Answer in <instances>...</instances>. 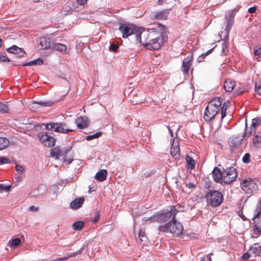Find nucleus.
Here are the masks:
<instances>
[{
  "label": "nucleus",
  "instance_id": "33",
  "mask_svg": "<svg viewBox=\"0 0 261 261\" xmlns=\"http://www.w3.org/2000/svg\"><path fill=\"white\" fill-rule=\"evenodd\" d=\"M228 107H229V102H225L223 105V106L221 108V119H223L226 116V110H227Z\"/></svg>",
  "mask_w": 261,
  "mask_h": 261
},
{
  "label": "nucleus",
  "instance_id": "56",
  "mask_svg": "<svg viewBox=\"0 0 261 261\" xmlns=\"http://www.w3.org/2000/svg\"><path fill=\"white\" fill-rule=\"evenodd\" d=\"M227 46V45L226 43L224 42L222 44V50H221L222 54H225V49L226 48Z\"/></svg>",
  "mask_w": 261,
  "mask_h": 261
},
{
  "label": "nucleus",
  "instance_id": "32",
  "mask_svg": "<svg viewBox=\"0 0 261 261\" xmlns=\"http://www.w3.org/2000/svg\"><path fill=\"white\" fill-rule=\"evenodd\" d=\"M84 225V222H83L82 221H77V222H74L72 224V227L75 230H79L83 228Z\"/></svg>",
  "mask_w": 261,
  "mask_h": 261
},
{
  "label": "nucleus",
  "instance_id": "62",
  "mask_svg": "<svg viewBox=\"0 0 261 261\" xmlns=\"http://www.w3.org/2000/svg\"><path fill=\"white\" fill-rule=\"evenodd\" d=\"M166 0H158V3L159 5H162Z\"/></svg>",
  "mask_w": 261,
  "mask_h": 261
},
{
  "label": "nucleus",
  "instance_id": "61",
  "mask_svg": "<svg viewBox=\"0 0 261 261\" xmlns=\"http://www.w3.org/2000/svg\"><path fill=\"white\" fill-rule=\"evenodd\" d=\"M77 3L80 5H84L87 0H76Z\"/></svg>",
  "mask_w": 261,
  "mask_h": 261
},
{
  "label": "nucleus",
  "instance_id": "8",
  "mask_svg": "<svg viewBox=\"0 0 261 261\" xmlns=\"http://www.w3.org/2000/svg\"><path fill=\"white\" fill-rule=\"evenodd\" d=\"M223 183L229 184L234 181L238 176L236 169L233 167L227 168L223 170Z\"/></svg>",
  "mask_w": 261,
  "mask_h": 261
},
{
  "label": "nucleus",
  "instance_id": "38",
  "mask_svg": "<svg viewBox=\"0 0 261 261\" xmlns=\"http://www.w3.org/2000/svg\"><path fill=\"white\" fill-rule=\"evenodd\" d=\"M101 136V132H97L95 134L92 135H89L86 137V139L87 141H90L91 140L98 138L99 137Z\"/></svg>",
  "mask_w": 261,
  "mask_h": 261
},
{
  "label": "nucleus",
  "instance_id": "31",
  "mask_svg": "<svg viewBox=\"0 0 261 261\" xmlns=\"http://www.w3.org/2000/svg\"><path fill=\"white\" fill-rule=\"evenodd\" d=\"M9 144V141L5 138L0 137V150L6 148Z\"/></svg>",
  "mask_w": 261,
  "mask_h": 261
},
{
  "label": "nucleus",
  "instance_id": "4",
  "mask_svg": "<svg viewBox=\"0 0 261 261\" xmlns=\"http://www.w3.org/2000/svg\"><path fill=\"white\" fill-rule=\"evenodd\" d=\"M158 230L164 232H169L173 236L178 237L182 233L183 226L181 223L177 222L175 219L167 224L159 226Z\"/></svg>",
  "mask_w": 261,
  "mask_h": 261
},
{
  "label": "nucleus",
  "instance_id": "45",
  "mask_svg": "<svg viewBox=\"0 0 261 261\" xmlns=\"http://www.w3.org/2000/svg\"><path fill=\"white\" fill-rule=\"evenodd\" d=\"M15 170H16V171L17 172H18L20 174H21L23 171L24 168L21 166H20V165H16V166H15Z\"/></svg>",
  "mask_w": 261,
  "mask_h": 261
},
{
  "label": "nucleus",
  "instance_id": "42",
  "mask_svg": "<svg viewBox=\"0 0 261 261\" xmlns=\"http://www.w3.org/2000/svg\"><path fill=\"white\" fill-rule=\"evenodd\" d=\"M144 100V99H138L137 96H136L133 98L132 102L134 105H137L142 103Z\"/></svg>",
  "mask_w": 261,
  "mask_h": 261
},
{
  "label": "nucleus",
  "instance_id": "12",
  "mask_svg": "<svg viewBox=\"0 0 261 261\" xmlns=\"http://www.w3.org/2000/svg\"><path fill=\"white\" fill-rule=\"evenodd\" d=\"M170 153L172 157L175 160H178L180 159L179 145L177 141L173 140Z\"/></svg>",
  "mask_w": 261,
  "mask_h": 261
},
{
  "label": "nucleus",
  "instance_id": "14",
  "mask_svg": "<svg viewBox=\"0 0 261 261\" xmlns=\"http://www.w3.org/2000/svg\"><path fill=\"white\" fill-rule=\"evenodd\" d=\"M212 173L213 178L215 181L221 184L223 182V171L221 172L219 168L217 167H215Z\"/></svg>",
  "mask_w": 261,
  "mask_h": 261
},
{
  "label": "nucleus",
  "instance_id": "37",
  "mask_svg": "<svg viewBox=\"0 0 261 261\" xmlns=\"http://www.w3.org/2000/svg\"><path fill=\"white\" fill-rule=\"evenodd\" d=\"M9 109L6 104L0 102V113L5 114L9 112Z\"/></svg>",
  "mask_w": 261,
  "mask_h": 261
},
{
  "label": "nucleus",
  "instance_id": "27",
  "mask_svg": "<svg viewBox=\"0 0 261 261\" xmlns=\"http://www.w3.org/2000/svg\"><path fill=\"white\" fill-rule=\"evenodd\" d=\"M52 48L60 52H63L64 53H67V47L66 45L61 43H53Z\"/></svg>",
  "mask_w": 261,
  "mask_h": 261
},
{
  "label": "nucleus",
  "instance_id": "24",
  "mask_svg": "<svg viewBox=\"0 0 261 261\" xmlns=\"http://www.w3.org/2000/svg\"><path fill=\"white\" fill-rule=\"evenodd\" d=\"M50 155L56 159H59L61 156H64L62 149H60L58 147H55L51 149Z\"/></svg>",
  "mask_w": 261,
  "mask_h": 261
},
{
  "label": "nucleus",
  "instance_id": "13",
  "mask_svg": "<svg viewBox=\"0 0 261 261\" xmlns=\"http://www.w3.org/2000/svg\"><path fill=\"white\" fill-rule=\"evenodd\" d=\"M234 17V16L232 12H228L225 15V21L226 24L225 31H226L227 33H228L233 25Z\"/></svg>",
  "mask_w": 261,
  "mask_h": 261
},
{
  "label": "nucleus",
  "instance_id": "52",
  "mask_svg": "<svg viewBox=\"0 0 261 261\" xmlns=\"http://www.w3.org/2000/svg\"><path fill=\"white\" fill-rule=\"evenodd\" d=\"M154 17L158 19H162L164 17V14L162 12H159L158 13H156L154 15Z\"/></svg>",
  "mask_w": 261,
  "mask_h": 261
},
{
  "label": "nucleus",
  "instance_id": "26",
  "mask_svg": "<svg viewBox=\"0 0 261 261\" xmlns=\"http://www.w3.org/2000/svg\"><path fill=\"white\" fill-rule=\"evenodd\" d=\"M107 172L106 170L102 169L99 171L95 175V178L100 181H102L107 177Z\"/></svg>",
  "mask_w": 261,
  "mask_h": 261
},
{
  "label": "nucleus",
  "instance_id": "60",
  "mask_svg": "<svg viewBox=\"0 0 261 261\" xmlns=\"http://www.w3.org/2000/svg\"><path fill=\"white\" fill-rule=\"evenodd\" d=\"M187 185V187L190 189L193 188L195 187V185L194 184L191 183V182H189Z\"/></svg>",
  "mask_w": 261,
  "mask_h": 261
},
{
  "label": "nucleus",
  "instance_id": "36",
  "mask_svg": "<svg viewBox=\"0 0 261 261\" xmlns=\"http://www.w3.org/2000/svg\"><path fill=\"white\" fill-rule=\"evenodd\" d=\"M138 238L141 242H146L147 240L145 231L141 230L139 232Z\"/></svg>",
  "mask_w": 261,
  "mask_h": 261
},
{
  "label": "nucleus",
  "instance_id": "63",
  "mask_svg": "<svg viewBox=\"0 0 261 261\" xmlns=\"http://www.w3.org/2000/svg\"><path fill=\"white\" fill-rule=\"evenodd\" d=\"M213 254L212 253H210L208 255V260L209 261H212V258H211V255H212Z\"/></svg>",
  "mask_w": 261,
  "mask_h": 261
},
{
  "label": "nucleus",
  "instance_id": "58",
  "mask_svg": "<svg viewBox=\"0 0 261 261\" xmlns=\"http://www.w3.org/2000/svg\"><path fill=\"white\" fill-rule=\"evenodd\" d=\"M256 10V7H250L248 9V12L250 13H253L255 12Z\"/></svg>",
  "mask_w": 261,
  "mask_h": 261
},
{
  "label": "nucleus",
  "instance_id": "19",
  "mask_svg": "<svg viewBox=\"0 0 261 261\" xmlns=\"http://www.w3.org/2000/svg\"><path fill=\"white\" fill-rule=\"evenodd\" d=\"M39 44L42 49H46L52 48L53 43L49 39L43 38H41Z\"/></svg>",
  "mask_w": 261,
  "mask_h": 261
},
{
  "label": "nucleus",
  "instance_id": "20",
  "mask_svg": "<svg viewBox=\"0 0 261 261\" xmlns=\"http://www.w3.org/2000/svg\"><path fill=\"white\" fill-rule=\"evenodd\" d=\"M84 200L85 199L84 198H79L74 199L71 202L70 204V207L75 210L79 208L83 205Z\"/></svg>",
  "mask_w": 261,
  "mask_h": 261
},
{
  "label": "nucleus",
  "instance_id": "57",
  "mask_svg": "<svg viewBox=\"0 0 261 261\" xmlns=\"http://www.w3.org/2000/svg\"><path fill=\"white\" fill-rule=\"evenodd\" d=\"M118 46L117 44H112L111 45V49L112 50H113V51H116L117 48H118Z\"/></svg>",
  "mask_w": 261,
  "mask_h": 261
},
{
  "label": "nucleus",
  "instance_id": "59",
  "mask_svg": "<svg viewBox=\"0 0 261 261\" xmlns=\"http://www.w3.org/2000/svg\"><path fill=\"white\" fill-rule=\"evenodd\" d=\"M29 210H30L31 211L36 212L38 210V208L37 207H35L34 206H31L29 207Z\"/></svg>",
  "mask_w": 261,
  "mask_h": 261
},
{
  "label": "nucleus",
  "instance_id": "51",
  "mask_svg": "<svg viewBox=\"0 0 261 261\" xmlns=\"http://www.w3.org/2000/svg\"><path fill=\"white\" fill-rule=\"evenodd\" d=\"M255 90L256 92L261 96V85H259L258 86H257L256 85Z\"/></svg>",
  "mask_w": 261,
  "mask_h": 261
},
{
  "label": "nucleus",
  "instance_id": "22",
  "mask_svg": "<svg viewBox=\"0 0 261 261\" xmlns=\"http://www.w3.org/2000/svg\"><path fill=\"white\" fill-rule=\"evenodd\" d=\"M235 86L234 82L231 79H227L224 84V88L226 92H230L234 89Z\"/></svg>",
  "mask_w": 261,
  "mask_h": 261
},
{
  "label": "nucleus",
  "instance_id": "30",
  "mask_svg": "<svg viewBox=\"0 0 261 261\" xmlns=\"http://www.w3.org/2000/svg\"><path fill=\"white\" fill-rule=\"evenodd\" d=\"M186 161L187 164V167L189 169H193L195 168V161L189 156H186Z\"/></svg>",
  "mask_w": 261,
  "mask_h": 261
},
{
  "label": "nucleus",
  "instance_id": "46",
  "mask_svg": "<svg viewBox=\"0 0 261 261\" xmlns=\"http://www.w3.org/2000/svg\"><path fill=\"white\" fill-rule=\"evenodd\" d=\"M100 217V214L99 212H96L95 216L94 217V219L92 220V222L93 223H96L99 219Z\"/></svg>",
  "mask_w": 261,
  "mask_h": 261
},
{
  "label": "nucleus",
  "instance_id": "40",
  "mask_svg": "<svg viewBox=\"0 0 261 261\" xmlns=\"http://www.w3.org/2000/svg\"><path fill=\"white\" fill-rule=\"evenodd\" d=\"M20 240L18 238L12 239L11 241V245L12 246L17 247L20 244Z\"/></svg>",
  "mask_w": 261,
  "mask_h": 261
},
{
  "label": "nucleus",
  "instance_id": "28",
  "mask_svg": "<svg viewBox=\"0 0 261 261\" xmlns=\"http://www.w3.org/2000/svg\"><path fill=\"white\" fill-rule=\"evenodd\" d=\"M242 139L240 137H233L230 139L229 143L230 146L235 147L241 144Z\"/></svg>",
  "mask_w": 261,
  "mask_h": 261
},
{
  "label": "nucleus",
  "instance_id": "49",
  "mask_svg": "<svg viewBox=\"0 0 261 261\" xmlns=\"http://www.w3.org/2000/svg\"><path fill=\"white\" fill-rule=\"evenodd\" d=\"M0 61L5 62H9L10 60L8 58H7L5 56H3V55L0 54Z\"/></svg>",
  "mask_w": 261,
  "mask_h": 261
},
{
  "label": "nucleus",
  "instance_id": "44",
  "mask_svg": "<svg viewBox=\"0 0 261 261\" xmlns=\"http://www.w3.org/2000/svg\"><path fill=\"white\" fill-rule=\"evenodd\" d=\"M10 163L9 160L8 159L5 158V157H0V165H3L4 164H7Z\"/></svg>",
  "mask_w": 261,
  "mask_h": 261
},
{
  "label": "nucleus",
  "instance_id": "39",
  "mask_svg": "<svg viewBox=\"0 0 261 261\" xmlns=\"http://www.w3.org/2000/svg\"><path fill=\"white\" fill-rule=\"evenodd\" d=\"M214 48H212V49H210L209 50H208L207 51H206L205 54H202L201 56H200L198 58H197V62H201L203 61V59L204 58V57L205 56H207L210 53H211L212 52V51L213 50Z\"/></svg>",
  "mask_w": 261,
  "mask_h": 261
},
{
  "label": "nucleus",
  "instance_id": "64",
  "mask_svg": "<svg viewBox=\"0 0 261 261\" xmlns=\"http://www.w3.org/2000/svg\"><path fill=\"white\" fill-rule=\"evenodd\" d=\"M72 161V160H65L64 161L65 162L67 161V164H69L71 163Z\"/></svg>",
  "mask_w": 261,
  "mask_h": 261
},
{
  "label": "nucleus",
  "instance_id": "34",
  "mask_svg": "<svg viewBox=\"0 0 261 261\" xmlns=\"http://www.w3.org/2000/svg\"><path fill=\"white\" fill-rule=\"evenodd\" d=\"M261 214V201H259L256 206L253 219H256Z\"/></svg>",
  "mask_w": 261,
  "mask_h": 261
},
{
  "label": "nucleus",
  "instance_id": "17",
  "mask_svg": "<svg viewBox=\"0 0 261 261\" xmlns=\"http://www.w3.org/2000/svg\"><path fill=\"white\" fill-rule=\"evenodd\" d=\"M261 121V118H255L252 119L251 123V130L250 132H245L243 137H249L253 132H255V127L257 125H259Z\"/></svg>",
  "mask_w": 261,
  "mask_h": 261
},
{
  "label": "nucleus",
  "instance_id": "29",
  "mask_svg": "<svg viewBox=\"0 0 261 261\" xmlns=\"http://www.w3.org/2000/svg\"><path fill=\"white\" fill-rule=\"evenodd\" d=\"M153 222H157L156 215L150 217H144L142 219V224L147 225Z\"/></svg>",
  "mask_w": 261,
  "mask_h": 261
},
{
  "label": "nucleus",
  "instance_id": "15",
  "mask_svg": "<svg viewBox=\"0 0 261 261\" xmlns=\"http://www.w3.org/2000/svg\"><path fill=\"white\" fill-rule=\"evenodd\" d=\"M252 148L255 150H258L261 148V133H257L254 135L252 139L251 145Z\"/></svg>",
  "mask_w": 261,
  "mask_h": 261
},
{
  "label": "nucleus",
  "instance_id": "7",
  "mask_svg": "<svg viewBox=\"0 0 261 261\" xmlns=\"http://www.w3.org/2000/svg\"><path fill=\"white\" fill-rule=\"evenodd\" d=\"M46 129L63 134H67L69 132L74 131V129L67 128L66 124L64 123H49L45 125Z\"/></svg>",
  "mask_w": 261,
  "mask_h": 261
},
{
  "label": "nucleus",
  "instance_id": "48",
  "mask_svg": "<svg viewBox=\"0 0 261 261\" xmlns=\"http://www.w3.org/2000/svg\"><path fill=\"white\" fill-rule=\"evenodd\" d=\"M71 147L70 146L67 147L65 148L64 149H62L63 151V155L64 156L66 154L69 152L71 150Z\"/></svg>",
  "mask_w": 261,
  "mask_h": 261
},
{
  "label": "nucleus",
  "instance_id": "2",
  "mask_svg": "<svg viewBox=\"0 0 261 261\" xmlns=\"http://www.w3.org/2000/svg\"><path fill=\"white\" fill-rule=\"evenodd\" d=\"M222 102L219 97L212 99L205 108L204 119L206 121H210L215 118L220 110Z\"/></svg>",
  "mask_w": 261,
  "mask_h": 261
},
{
  "label": "nucleus",
  "instance_id": "5",
  "mask_svg": "<svg viewBox=\"0 0 261 261\" xmlns=\"http://www.w3.org/2000/svg\"><path fill=\"white\" fill-rule=\"evenodd\" d=\"M178 212L176 206H171L167 210L163 211L161 213L156 214L157 222H164L172 218V221L175 220L176 213Z\"/></svg>",
  "mask_w": 261,
  "mask_h": 261
},
{
  "label": "nucleus",
  "instance_id": "54",
  "mask_svg": "<svg viewBox=\"0 0 261 261\" xmlns=\"http://www.w3.org/2000/svg\"><path fill=\"white\" fill-rule=\"evenodd\" d=\"M35 65V61H31L23 64V66H30Z\"/></svg>",
  "mask_w": 261,
  "mask_h": 261
},
{
  "label": "nucleus",
  "instance_id": "10",
  "mask_svg": "<svg viewBox=\"0 0 261 261\" xmlns=\"http://www.w3.org/2000/svg\"><path fill=\"white\" fill-rule=\"evenodd\" d=\"M38 137L41 143L46 147H50L54 146L55 144V139L46 134L39 133Z\"/></svg>",
  "mask_w": 261,
  "mask_h": 261
},
{
  "label": "nucleus",
  "instance_id": "21",
  "mask_svg": "<svg viewBox=\"0 0 261 261\" xmlns=\"http://www.w3.org/2000/svg\"><path fill=\"white\" fill-rule=\"evenodd\" d=\"M251 254L254 256L261 255V246L258 244H254L250 248Z\"/></svg>",
  "mask_w": 261,
  "mask_h": 261
},
{
  "label": "nucleus",
  "instance_id": "55",
  "mask_svg": "<svg viewBox=\"0 0 261 261\" xmlns=\"http://www.w3.org/2000/svg\"><path fill=\"white\" fill-rule=\"evenodd\" d=\"M254 54L255 56H258L261 54V47L254 49Z\"/></svg>",
  "mask_w": 261,
  "mask_h": 261
},
{
  "label": "nucleus",
  "instance_id": "3",
  "mask_svg": "<svg viewBox=\"0 0 261 261\" xmlns=\"http://www.w3.org/2000/svg\"><path fill=\"white\" fill-rule=\"evenodd\" d=\"M119 30L122 34L123 38H127L134 34L136 36V41L139 43H142L141 35L144 31L143 28H139L133 25L123 24L119 27Z\"/></svg>",
  "mask_w": 261,
  "mask_h": 261
},
{
  "label": "nucleus",
  "instance_id": "1",
  "mask_svg": "<svg viewBox=\"0 0 261 261\" xmlns=\"http://www.w3.org/2000/svg\"><path fill=\"white\" fill-rule=\"evenodd\" d=\"M143 43V45L148 49L157 50L159 49L164 40V38L160 35L158 31L153 29L150 31L142 33Z\"/></svg>",
  "mask_w": 261,
  "mask_h": 261
},
{
  "label": "nucleus",
  "instance_id": "35",
  "mask_svg": "<svg viewBox=\"0 0 261 261\" xmlns=\"http://www.w3.org/2000/svg\"><path fill=\"white\" fill-rule=\"evenodd\" d=\"M35 103L39 105L41 107H50L54 104L55 102L52 101H44L35 102Z\"/></svg>",
  "mask_w": 261,
  "mask_h": 261
},
{
  "label": "nucleus",
  "instance_id": "11",
  "mask_svg": "<svg viewBox=\"0 0 261 261\" xmlns=\"http://www.w3.org/2000/svg\"><path fill=\"white\" fill-rule=\"evenodd\" d=\"M193 59L192 55L188 56L182 61L181 70L184 74H188Z\"/></svg>",
  "mask_w": 261,
  "mask_h": 261
},
{
  "label": "nucleus",
  "instance_id": "23",
  "mask_svg": "<svg viewBox=\"0 0 261 261\" xmlns=\"http://www.w3.org/2000/svg\"><path fill=\"white\" fill-rule=\"evenodd\" d=\"M84 247H85V245H83V247H81V249L80 250H79L78 251L74 252H72V253H70L69 254L67 255V256H64L63 257L57 258V260L58 261H62V260H66L71 257L75 256L76 255L80 254L82 253V252L83 250L84 249Z\"/></svg>",
  "mask_w": 261,
  "mask_h": 261
},
{
  "label": "nucleus",
  "instance_id": "18",
  "mask_svg": "<svg viewBox=\"0 0 261 261\" xmlns=\"http://www.w3.org/2000/svg\"><path fill=\"white\" fill-rule=\"evenodd\" d=\"M75 123L76 124L77 127L80 129L85 128L87 127L88 125L87 118L82 117L76 119Z\"/></svg>",
  "mask_w": 261,
  "mask_h": 261
},
{
  "label": "nucleus",
  "instance_id": "6",
  "mask_svg": "<svg viewBox=\"0 0 261 261\" xmlns=\"http://www.w3.org/2000/svg\"><path fill=\"white\" fill-rule=\"evenodd\" d=\"M206 201L208 204L212 207L219 206L223 201V196L218 191H212L209 192L206 196Z\"/></svg>",
  "mask_w": 261,
  "mask_h": 261
},
{
  "label": "nucleus",
  "instance_id": "16",
  "mask_svg": "<svg viewBox=\"0 0 261 261\" xmlns=\"http://www.w3.org/2000/svg\"><path fill=\"white\" fill-rule=\"evenodd\" d=\"M7 50L10 53L18 55L19 57H23L26 54L25 52L21 48L18 47L16 45H13L12 46L8 48Z\"/></svg>",
  "mask_w": 261,
  "mask_h": 261
},
{
  "label": "nucleus",
  "instance_id": "50",
  "mask_svg": "<svg viewBox=\"0 0 261 261\" xmlns=\"http://www.w3.org/2000/svg\"><path fill=\"white\" fill-rule=\"evenodd\" d=\"M34 61H35V65H42L43 63L42 59H41L40 58H39Z\"/></svg>",
  "mask_w": 261,
  "mask_h": 261
},
{
  "label": "nucleus",
  "instance_id": "25",
  "mask_svg": "<svg viewBox=\"0 0 261 261\" xmlns=\"http://www.w3.org/2000/svg\"><path fill=\"white\" fill-rule=\"evenodd\" d=\"M47 191L46 188L44 186H39L37 189H35L32 193V196H37L38 195L45 193Z\"/></svg>",
  "mask_w": 261,
  "mask_h": 261
},
{
  "label": "nucleus",
  "instance_id": "53",
  "mask_svg": "<svg viewBox=\"0 0 261 261\" xmlns=\"http://www.w3.org/2000/svg\"><path fill=\"white\" fill-rule=\"evenodd\" d=\"M251 255V253H245L242 256V258L243 259L247 260L250 258Z\"/></svg>",
  "mask_w": 261,
  "mask_h": 261
},
{
  "label": "nucleus",
  "instance_id": "47",
  "mask_svg": "<svg viewBox=\"0 0 261 261\" xmlns=\"http://www.w3.org/2000/svg\"><path fill=\"white\" fill-rule=\"evenodd\" d=\"M253 230L256 234H261V228L257 227L256 225H254L253 227Z\"/></svg>",
  "mask_w": 261,
  "mask_h": 261
},
{
  "label": "nucleus",
  "instance_id": "41",
  "mask_svg": "<svg viewBox=\"0 0 261 261\" xmlns=\"http://www.w3.org/2000/svg\"><path fill=\"white\" fill-rule=\"evenodd\" d=\"M10 186H5L2 184H0V192H8L10 190Z\"/></svg>",
  "mask_w": 261,
  "mask_h": 261
},
{
  "label": "nucleus",
  "instance_id": "9",
  "mask_svg": "<svg viewBox=\"0 0 261 261\" xmlns=\"http://www.w3.org/2000/svg\"><path fill=\"white\" fill-rule=\"evenodd\" d=\"M241 187L244 192L248 194L255 192L257 189V185L251 178L243 179L241 184Z\"/></svg>",
  "mask_w": 261,
  "mask_h": 261
},
{
  "label": "nucleus",
  "instance_id": "43",
  "mask_svg": "<svg viewBox=\"0 0 261 261\" xmlns=\"http://www.w3.org/2000/svg\"><path fill=\"white\" fill-rule=\"evenodd\" d=\"M250 155L249 153H245L243 158V162L245 163H248L250 161Z\"/></svg>",
  "mask_w": 261,
  "mask_h": 261
}]
</instances>
